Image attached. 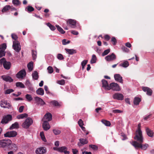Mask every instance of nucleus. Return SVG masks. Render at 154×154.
Wrapping results in <instances>:
<instances>
[{"label": "nucleus", "instance_id": "64", "mask_svg": "<svg viewBox=\"0 0 154 154\" xmlns=\"http://www.w3.org/2000/svg\"><path fill=\"white\" fill-rule=\"evenodd\" d=\"M104 38L107 41H108L109 40L110 37L108 35H106L104 36Z\"/></svg>", "mask_w": 154, "mask_h": 154}, {"label": "nucleus", "instance_id": "53", "mask_svg": "<svg viewBox=\"0 0 154 154\" xmlns=\"http://www.w3.org/2000/svg\"><path fill=\"white\" fill-rule=\"evenodd\" d=\"M5 51L2 50L0 49V57H2L5 56Z\"/></svg>", "mask_w": 154, "mask_h": 154}, {"label": "nucleus", "instance_id": "62", "mask_svg": "<svg viewBox=\"0 0 154 154\" xmlns=\"http://www.w3.org/2000/svg\"><path fill=\"white\" fill-rule=\"evenodd\" d=\"M24 108V106H20L19 109V112L20 113H21L23 112V110Z\"/></svg>", "mask_w": 154, "mask_h": 154}, {"label": "nucleus", "instance_id": "9", "mask_svg": "<svg viewBox=\"0 0 154 154\" xmlns=\"http://www.w3.org/2000/svg\"><path fill=\"white\" fill-rule=\"evenodd\" d=\"M116 58V57L115 54L114 53H112L111 55L106 56L105 58L107 61H111L115 60Z\"/></svg>", "mask_w": 154, "mask_h": 154}, {"label": "nucleus", "instance_id": "7", "mask_svg": "<svg viewBox=\"0 0 154 154\" xmlns=\"http://www.w3.org/2000/svg\"><path fill=\"white\" fill-rule=\"evenodd\" d=\"M17 134L16 131H8L4 134L5 137H15Z\"/></svg>", "mask_w": 154, "mask_h": 154}, {"label": "nucleus", "instance_id": "45", "mask_svg": "<svg viewBox=\"0 0 154 154\" xmlns=\"http://www.w3.org/2000/svg\"><path fill=\"white\" fill-rule=\"evenodd\" d=\"M57 83L60 85H63L65 83V81L64 79H62L60 80L57 81Z\"/></svg>", "mask_w": 154, "mask_h": 154}, {"label": "nucleus", "instance_id": "49", "mask_svg": "<svg viewBox=\"0 0 154 154\" xmlns=\"http://www.w3.org/2000/svg\"><path fill=\"white\" fill-rule=\"evenodd\" d=\"M89 146L94 150H97L98 149V147L94 145H90Z\"/></svg>", "mask_w": 154, "mask_h": 154}, {"label": "nucleus", "instance_id": "56", "mask_svg": "<svg viewBox=\"0 0 154 154\" xmlns=\"http://www.w3.org/2000/svg\"><path fill=\"white\" fill-rule=\"evenodd\" d=\"M78 123L80 127H82L84 125L83 122L81 119H80L78 122Z\"/></svg>", "mask_w": 154, "mask_h": 154}, {"label": "nucleus", "instance_id": "40", "mask_svg": "<svg viewBox=\"0 0 154 154\" xmlns=\"http://www.w3.org/2000/svg\"><path fill=\"white\" fill-rule=\"evenodd\" d=\"M67 149L65 146H62L58 148L57 151L60 152H63V151Z\"/></svg>", "mask_w": 154, "mask_h": 154}, {"label": "nucleus", "instance_id": "61", "mask_svg": "<svg viewBox=\"0 0 154 154\" xmlns=\"http://www.w3.org/2000/svg\"><path fill=\"white\" fill-rule=\"evenodd\" d=\"M122 49L123 51L125 52H128L129 51L128 49L125 46L122 47Z\"/></svg>", "mask_w": 154, "mask_h": 154}, {"label": "nucleus", "instance_id": "17", "mask_svg": "<svg viewBox=\"0 0 154 154\" xmlns=\"http://www.w3.org/2000/svg\"><path fill=\"white\" fill-rule=\"evenodd\" d=\"M80 142L78 143V146H82L83 145L87 144L88 143V141L87 139L81 138L79 140Z\"/></svg>", "mask_w": 154, "mask_h": 154}, {"label": "nucleus", "instance_id": "57", "mask_svg": "<svg viewBox=\"0 0 154 154\" xmlns=\"http://www.w3.org/2000/svg\"><path fill=\"white\" fill-rule=\"evenodd\" d=\"M57 58L60 60H63L64 58L63 55L60 54H58L57 55Z\"/></svg>", "mask_w": 154, "mask_h": 154}, {"label": "nucleus", "instance_id": "14", "mask_svg": "<svg viewBox=\"0 0 154 154\" xmlns=\"http://www.w3.org/2000/svg\"><path fill=\"white\" fill-rule=\"evenodd\" d=\"M113 97L114 99L121 100L123 99L124 96L122 94L116 93L113 95Z\"/></svg>", "mask_w": 154, "mask_h": 154}, {"label": "nucleus", "instance_id": "55", "mask_svg": "<svg viewBox=\"0 0 154 154\" xmlns=\"http://www.w3.org/2000/svg\"><path fill=\"white\" fill-rule=\"evenodd\" d=\"M14 90L12 89H8L5 92V94H9L10 93L13 92Z\"/></svg>", "mask_w": 154, "mask_h": 154}, {"label": "nucleus", "instance_id": "32", "mask_svg": "<svg viewBox=\"0 0 154 154\" xmlns=\"http://www.w3.org/2000/svg\"><path fill=\"white\" fill-rule=\"evenodd\" d=\"M32 78L35 80H37L38 78V72L36 71H35L32 74Z\"/></svg>", "mask_w": 154, "mask_h": 154}, {"label": "nucleus", "instance_id": "30", "mask_svg": "<svg viewBox=\"0 0 154 154\" xmlns=\"http://www.w3.org/2000/svg\"><path fill=\"white\" fill-rule=\"evenodd\" d=\"M28 114H27L24 113L17 115V119H23L24 118H26Z\"/></svg>", "mask_w": 154, "mask_h": 154}, {"label": "nucleus", "instance_id": "34", "mask_svg": "<svg viewBox=\"0 0 154 154\" xmlns=\"http://www.w3.org/2000/svg\"><path fill=\"white\" fill-rule=\"evenodd\" d=\"M97 57L95 55L93 54L92 56V58L91 60V63H95L96 62Z\"/></svg>", "mask_w": 154, "mask_h": 154}, {"label": "nucleus", "instance_id": "16", "mask_svg": "<svg viewBox=\"0 0 154 154\" xmlns=\"http://www.w3.org/2000/svg\"><path fill=\"white\" fill-rule=\"evenodd\" d=\"M67 23L69 24L72 28H74L76 27V21L74 20L69 19L67 21Z\"/></svg>", "mask_w": 154, "mask_h": 154}, {"label": "nucleus", "instance_id": "54", "mask_svg": "<svg viewBox=\"0 0 154 154\" xmlns=\"http://www.w3.org/2000/svg\"><path fill=\"white\" fill-rule=\"evenodd\" d=\"M47 69L49 73H51L53 72V69L51 66H49L48 67Z\"/></svg>", "mask_w": 154, "mask_h": 154}, {"label": "nucleus", "instance_id": "25", "mask_svg": "<svg viewBox=\"0 0 154 154\" xmlns=\"http://www.w3.org/2000/svg\"><path fill=\"white\" fill-rule=\"evenodd\" d=\"M141 101V100L140 98L138 97H135L134 98L133 100L134 104L135 105H138Z\"/></svg>", "mask_w": 154, "mask_h": 154}, {"label": "nucleus", "instance_id": "43", "mask_svg": "<svg viewBox=\"0 0 154 154\" xmlns=\"http://www.w3.org/2000/svg\"><path fill=\"white\" fill-rule=\"evenodd\" d=\"M26 98L28 101H30L32 100L31 95L30 94H27L26 95Z\"/></svg>", "mask_w": 154, "mask_h": 154}, {"label": "nucleus", "instance_id": "23", "mask_svg": "<svg viewBox=\"0 0 154 154\" xmlns=\"http://www.w3.org/2000/svg\"><path fill=\"white\" fill-rule=\"evenodd\" d=\"M146 131L147 135L151 137H152L153 136V131L151 130L149 128H146Z\"/></svg>", "mask_w": 154, "mask_h": 154}, {"label": "nucleus", "instance_id": "50", "mask_svg": "<svg viewBox=\"0 0 154 154\" xmlns=\"http://www.w3.org/2000/svg\"><path fill=\"white\" fill-rule=\"evenodd\" d=\"M53 131L54 134L56 135L59 134L61 133V131L60 130L56 129H54L53 130Z\"/></svg>", "mask_w": 154, "mask_h": 154}, {"label": "nucleus", "instance_id": "10", "mask_svg": "<svg viewBox=\"0 0 154 154\" xmlns=\"http://www.w3.org/2000/svg\"><path fill=\"white\" fill-rule=\"evenodd\" d=\"M0 106L4 108H10L11 107V105L6 101H1L0 103Z\"/></svg>", "mask_w": 154, "mask_h": 154}, {"label": "nucleus", "instance_id": "19", "mask_svg": "<svg viewBox=\"0 0 154 154\" xmlns=\"http://www.w3.org/2000/svg\"><path fill=\"white\" fill-rule=\"evenodd\" d=\"M114 77L116 81L121 83H123V80L122 79V77L120 74H117L114 75Z\"/></svg>", "mask_w": 154, "mask_h": 154}, {"label": "nucleus", "instance_id": "33", "mask_svg": "<svg viewBox=\"0 0 154 154\" xmlns=\"http://www.w3.org/2000/svg\"><path fill=\"white\" fill-rule=\"evenodd\" d=\"M11 8L10 6L7 5L5 6L2 10V12L4 13L6 12Z\"/></svg>", "mask_w": 154, "mask_h": 154}, {"label": "nucleus", "instance_id": "13", "mask_svg": "<svg viewBox=\"0 0 154 154\" xmlns=\"http://www.w3.org/2000/svg\"><path fill=\"white\" fill-rule=\"evenodd\" d=\"M52 115L50 113L48 112L46 113L42 119V120L47 121L48 122L52 120Z\"/></svg>", "mask_w": 154, "mask_h": 154}, {"label": "nucleus", "instance_id": "3", "mask_svg": "<svg viewBox=\"0 0 154 154\" xmlns=\"http://www.w3.org/2000/svg\"><path fill=\"white\" fill-rule=\"evenodd\" d=\"M138 142L136 141H134L131 143V144L134 146L136 148H140L144 150H146L148 146L147 144H145L142 145V143L143 141V138L142 142L141 141L137 140Z\"/></svg>", "mask_w": 154, "mask_h": 154}, {"label": "nucleus", "instance_id": "39", "mask_svg": "<svg viewBox=\"0 0 154 154\" xmlns=\"http://www.w3.org/2000/svg\"><path fill=\"white\" fill-rule=\"evenodd\" d=\"M37 52L35 51L32 50V56L33 60H35L37 57Z\"/></svg>", "mask_w": 154, "mask_h": 154}, {"label": "nucleus", "instance_id": "36", "mask_svg": "<svg viewBox=\"0 0 154 154\" xmlns=\"http://www.w3.org/2000/svg\"><path fill=\"white\" fill-rule=\"evenodd\" d=\"M33 62H30L27 65V67L29 71H31L32 70Z\"/></svg>", "mask_w": 154, "mask_h": 154}, {"label": "nucleus", "instance_id": "2", "mask_svg": "<svg viewBox=\"0 0 154 154\" xmlns=\"http://www.w3.org/2000/svg\"><path fill=\"white\" fill-rule=\"evenodd\" d=\"M141 124L139 123L138 125L137 129L136 131L135 132V136L134 137V140H139L142 142L143 136L142 132L140 129Z\"/></svg>", "mask_w": 154, "mask_h": 154}, {"label": "nucleus", "instance_id": "15", "mask_svg": "<svg viewBox=\"0 0 154 154\" xmlns=\"http://www.w3.org/2000/svg\"><path fill=\"white\" fill-rule=\"evenodd\" d=\"M42 128L44 130L47 131L50 128V126L48 122L47 121H44L42 124Z\"/></svg>", "mask_w": 154, "mask_h": 154}, {"label": "nucleus", "instance_id": "29", "mask_svg": "<svg viewBox=\"0 0 154 154\" xmlns=\"http://www.w3.org/2000/svg\"><path fill=\"white\" fill-rule=\"evenodd\" d=\"M37 94L38 95H43L44 94V91L43 88H38L36 91Z\"/></svg>", "mask_w": 154, "mask_h": 154}, {"label": "nucleus", "instance_id": "8", "mask_svg": "<svg viewBox=\"0 0 154 154\" xmlns=\"http://www.w3.org/2000/svg\"><path fill=\"white\" fill-rule=\"evenodd\" d=\"M110 89H112L116 91H119L120 90V88L119 85L117 83L114 82L111 83L109 84Z\"/></svg>", "mask_w": 154, "mask_h": 154}, {"label": "nucleus", "instance_id": "22", "mask_svg": "<svg viewBox=\"0 0 154 154\" xmlns=\"http://www.w3.org/2000/svg\"><path fill=\"white\" fill-rule=\"evenodd\" d=\"M45 149L43 147L37 148L35 152L37 154H43L45 153Z\"/></svg>", "mask_w": 154, "mask_h": 154}, {"label": "nucleus", "instance_id": "38", "mask_svg": "<svg viewBox=\"0 0 154 154\" xmlns=\"http://www.w3.org/2000/svg\"><path fill=\"white\" fill-rule=\"evenodd\" d=\"M102 122L106 126H109L111 125L110 122L108 121L105 120H102Z\"/></svg>", "mask_w": 154, "mask_h": 154}, {"label": "nucleus", "instance_id": "41", "mask_svg": "<svg viewBox=\"0 0 154 154\" xmlns=\"http://www.w3.org/2000/svg\"><path fill=\"white\" fill-rule=\"evenodd\" d=\"M47 25L50 28V29L52 30H54L56 29V28L54 26L52 25L49 23H47Z\"/></svg>", "mask_w": 154, "mask_h": 154}, {"label": "nucleus", "instance_id": "46", "mask_svg": "<svg viewBox=\"0 0 154 154\" xmlns=\"http://www.w3.org/2000/svg\"><path fill=\"white\" fill-rule=\"evenodd\" d=\"M40 136L42 140L45 141H46V139L45 138L44 134L43 132H41L40 133Z\"/></svg>", "mask_w": 154, "mask_h": 154}, {"label": "nucleus", "instance_id": "1", "mask_svg": "<svg viewBox=\"0 0 154 154\" xmlns=\"http://www.w3.org/2000/svg\"><path fill=\"white\" fill-rule=\"evenodd\" d=\"M0 148L4 149L5 150L7 149L16 150L17 147L16 145L14 143L12 144V141L10 139H3L0 140Z\"/></svg>", "mask_w": 154, "mask_h": 154}, {"label": "nucleus", "instance_id": "27", "mask_svg": "<svg viewBox=\"0 0 154 154\" xmlns=\"http://www.w3.org/2000/svg\"><path fill=\"white\" fill-rule=\"evenodd\" d=\"M65 50L70 54H73L76 53V50L73 49L65 48Z\"/></svg>", "mask_w": 154, "mask_h": 154}, {"label": "nucleus", "instance_id": "60", "mask_svg": "<svg viewBox=\"0 0 154 154\" xmlns=\"http://www.w3.org/2000/svg\"><path fill=\"white\" fill-rule=\"evenodd\" d=\"M112 112L114 113H120L122 112V111L119 109H114L112 110Z\"/></svg>", "mask_w": 154, "mask_h": 154}, {"label": "nucleus", "instance_id": "48", "mask_svg": "<svg viewBox=\"0 0 154 154\" xmlns=\"http://www.w3.org/2000/svg\"><path fill=\"white\" fill-rule=\"evenodd\" d=\"M110 51V49H107L105 50L102 54V56H104L106 55H107Z\"/></svg>", "mask_w": 154, "mask_h": 154}, {"label": "nucleus", "instance_id": "47", "mask_svg": "<svg viewBox=\"0 0 154 154\" xmlns=\"http://www.w3.org/2000/svg\"><path fill=\"white\" fill-rule=\"evenodd\" d=\"M6 47L7 46L6 44L5 43H3L1 45V47L0 48V49L5 51V50L6 48Z\"/></svg>", "mask_w": 154, "mask_h": 154}, {"label": "nucleus", "instance_id": "24", "mask_svg": "<svg viewBox=\"0 0 154 154\" xmlns=\"http://www.w3.org/2000/svg\"><path fill=\"white\" fill-rule=\"evenodd\" d=\"M11 66V63L9 62L6 61L3 63V66L5 69H10Z\"/></svg>", "mask_w": 154, "mask_h": 154}, {"label": "nucleus", "instance_id": "31", "mask_svg": "<svg viewBox=\"0 0 154 154\" xmlns=\"http://www.w3.org/2000/svg\"><path fill=\"white\" fill-rule=\"evenodd\" d=\"M129 63L128 61H124L123 63H120L119 64L120 66H122L124 68H126L129 66Z\"/></svg>", "mask_w": 154, "mask_h": 154}, {"label": "nucleus", "instance_id": "44", "mask_svg": "<svg viewBox=\"0 0 154 154\" xmlns=\"http://www.w3.org/2000/svg\"><path fill=\"white\" fill-rule=\"evenodd\" d=\"M88 62L87 60H85L81 63V65L82 67V69L83 70L85 67V66L87 64Z\"/></svg>", "mask_w": 154, "mask_h": 154}, {"label": "nucleus", "instance_id": "18", "mask_svg": "<svg viewBox=\"0 0 154 154\" xmlns=\"http://www.w3.org/2000/svg\"><path fill=\"white\" fill-rule=\"evenodd\" d=\"M102 82L103 85L102 87H103L106 90H110L109 85L107 81L106 80H105V79H103L102 80Z\"/></svg>", "mask_w": 154, "mask_h": 154}, {"label": "nucleus", "instance_id": "5", "mask_svg": "<svg viewBox=\"0 0 154 154\" xmlns=\"http://www.w3.org/2000/svg\"><path fill=\"white\" fill-rule=\"evenodd\" d=\"M13 42V48L17 52H19L21 49L19 42L17 41H14Z\"/></svg>", "mask_w": 154, "mask_h": 154}, {"label": "nucleus", "instance_id": "37", "mask_svg": "<svg viewBox=\"0 0 154 154\" xmlns=\"http://www.w3.org/2000/svg\"><path fill=\"white\" fill-rule=\"evenodd\" d=\"M29 12H31L33 11L34 10V8L31 6H29L26 8L25 10Z\"/></svg>", "mask_w": 154, "mask_h": 154}, {"label": "nucleus", "instance_id": "63", "mask_svg": "<svg viewBox=\"0 0 154 154\" xmlns=\"http://www.w3.org/2000/svg\"><path fill=\"white\" fill-rule=\"evenodd\" d=\"M6 61V59L4 57H3L0 60V63L1 64L2 63H3L4 62H5Z\"/></svg>", "mask_w": 154, "mask_h": 154}, {"label": "nucleus", "instance_id": "4", "mask_svg": "<svg viewBox=\"0 0 154 154\" xmlns=\"http://www.w3.org/2000/svg\"><path fill=\"white\" fill-rule=\"evenodd\" d=\"M32 119L29 117L27 118L22 124V126L25 128H28L32 123Z\"/></svg>", "mask_w": 154, "mask_h": 154}, {"label": "nucleus", "instance_id": "52", "mask_svg": "<svg viewBox=\"0 0 154 154\" xmlns=\"http://www.w3.org/2000/svg\"><path fill=\"white\" fill-rule=\"evenodd\" d=\"M12 3L14 5H18L20 4V1L18 0H13Z\"/></svg>", "mask_w": 154, "mask_h": 154}, {"label": "nucleus", "instance_id": "21", "mask_svg": "<svg viewBox=\"0 0 154 154\" xmlns=\"http://www.w3.org/2000/svg\"><path fill=\"white\" fill-rule=\"evenodd\" d=\"M2 78L6 82H13V79H12L11 77L6 75H3L2 76Z\"/></svg>", "mask_w": 154, "mask_h": 154}, {"label": "nucleus", "instance_id": "20", "mask_svg": "<svg viewBox=\"0 0 154 154\" xmlns=\"http://www.w3.org/2000/svg\"><path fill=\"white\" fill-rule=\"evenodd\" d=\"M143 90L145 91L146 92V94L149 96L152 95V90L147 87H143L142 88Z\"/></svg>", "mask_w": 154, "mask_h": 154}, {"label": "nucleus", "instance_id": "28", "mask_svg": "<svg viewBox=\"0 0 154 154\" xmlns=\"http://www.w3.org/2000/svg\"><path fill=\"white\" fill-rule=\"evenodd\" d=\"M19 127L18 123L17 122H16L12 125L9 128V129L10 130H12L14 128H19Z\"/></svg>", "mask_w": 154, "mask_h": 154}, {"label": "nucleus", "instance_id": "12", "mask_svg": "<svg viewBox=\"0 0 154 154\" xmlns=\"http://www.w3.org/2000/svg\"><path fill=\"white\" fill-rule=\"evenodd\" d=\"M34 99L36 103L38 105L43 106L45 104V103L43 100L38 97H34Z\"/></svg>", "mask_w": 154, "mask_h": 154}, {"label": "nucleus", "instance_id": "42", "mask_svg": "<svg viewBox=\"0 0 154 154\" xmlns=\"http://www.w3.org/2000/svg\"><path fill=\"white\" fill-rule=\"evenodd\" d=\"M16 86L17 87H20L21 88H24V85L21 82H18L16 83Z\"/></svg>", "mask_w": 154, "mask_h": 154}, {"label": "nucleus", "instance_id": "35", "mask_svg": "<svg viewBox=\"0 0 154 154\" xmlns=\"http://www.w3.org/2000/svg\"><path fill=\"white\" fill-rule=\"evenodd\" d=\"M56 26L57 27L58 30L61 34H63L65 32V31H64L63 30L59 25H56Z\"/></svg>", "mask_w": 154, "mask_h": 154}, {"label": "nucleus", "instance_id": "11", "mask_svg": "<svg viewBox=\"0 0 154 154\" xmlns=\"http://www.w3.org/2000/svg\"><path fill=\"white\" fill-rule=\"evenodd\" d=\"M26 74V72L25 70L23 69L18 72L16 75V76L18 78H22L25 77Z\"/></svg>", "mask_w": 154, "mask_h": 154}, {"label": "nucleus", "instance_id": "58", "mask_svg": "<svg viewBox=\"0 0 154 154\" xmlns=\"http://www.w3.org/2000/svg\"><path fill=\"white\" fill-rule=\"evenodd\" d=\"M66 40L65 39H63L62 40V44L63 45H66L67 44L69 43L70 42V41L68 40L67 42L66 41Z\"/></svg>", "mask_w": 154, "mask_h": 154}, {"label": "nucleus", "instance_id": "51", "mask_svg": "<svg viewBox=\"0 0 154 154\" xmlns=\"http://www.w3.org/2000/svg\"><path fill=\"white\" fill-rule=\"evenodd\" d=\"M111 42H112L113 45H115L117 43V41L115 37H112L111 38Z\"/></svg>", "mask_w": 154, "mask_h": 154}, {"label": "nucleus", "instance_id": "26", "mask_svg": "<svg viewBox=\"0 0 154 154\" xmlns=\"http://www.w3.org/2000/svg\"><path fill=\"white\" fill-rule=\"evenodd\" d=\"M50 104L54 106L60 107V105L58 102L56 100H53L51 101L50 102Z\"/></svg>", "mask_w": 154, "mask_h": 154}, {"label": "nucleus", "instance_id": "59", "mask_svg": "<svg viewBox=\"0 0 154 154\" xmlns=\"http://www.w3.org/2000/svg\"><path fill=\"white\" fill-rule=\"evenodd\" d=\"M11 36L12 38L14 39V40H15V41H16V40L18 38V37L15 34H11Z\"/></svg>", "mask_w": 154, "mask_h": 154}, {"label": "nucleus", "instance_id": "6", "mask_svg": "<svg viewBox=\"0 0 154 154\" xmlns=\"http://www.w3.org/2000/svg\"><path fill=\"white\" fill-rule=\"evenodd\" d=\"M12 116L11 115H8L4 116L2 119L1 123L2 124H7L12 120Z\"/></svg>", "mask_w": 154, "mask_h": 154}]
</instances>
